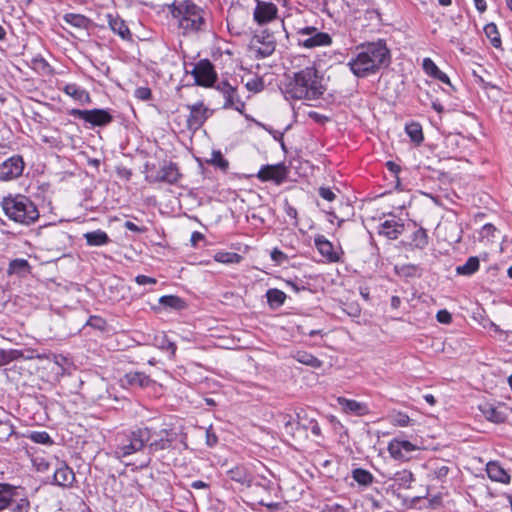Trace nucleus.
Wrapping results in <instances>:
<instances>
[{
    "mask_svg": "<svg viewBox=\"0 0 512 512\" xmlns=\"http://www.w3.org/2000/svg\"><path fill=\"white\" fill-rule=\"evenodd\" d=\"M63 92L81 103H90L91 98L89 93L75 83L66 84L63 88Z\"/></svg>",
    "mask_w": 512,
    "mask_h": 512,
    "instance_id": "32",
    "label": "nucleus"
},
{
    "mask_svg": "<svg viewBox=\"0 0 512 512\" xmlns=\"http://www.w3.org/2000/svg\"><path fill=\"white\" fill-rule=\"evenodd\" d=\"M423 71L430 77H434L440 70L431 58H424L422 62Z\"/></svg>",
    "mask_w": 512,
    "mask_h": 512,
    "instance_id": "50",
    "label": "nucleus"
},
{
    "mask_svg": "<svg viewBox=\"0 0 512 512\" xmlns=\"http://www.w3.org/2000/svg\"><path fill=\"white\" fill-rule=\"evenodd\" d=\"M271 259L278 264H282L288 260V257L281 250L274 248L271 251Z\"/></svg>",
    "mask_w": 512,
    "mask_h": 512,
    "instance_id": "58",
    "label": "nucleus"
},
{
    "mask_svg": "<svg viewBox=\"0 0 512 512\" xmlns=\"http://www.w3.org/2000/svg\"><path fill=\"white\" fill-rule=\"evenodd\" d=\"M32 442L51 446L54 442L46 431H32L27 436Z\"/></svg>",
    "mask_w": 512,
    "mask_h": 512,
    "instance_id": "45",
    "label": "nucleus"
},
{
    "mask_svg": "<svg viewBox=\"0 0 512 512\" xmlns=\"http://www.w3.org/2000/svg\"><path fill=\"white\" fill-rule=\"evenodd\" d=\"M181 177L182 174L179 172L177 164L170 161L165 162L160 168L158 175L156 176V181L176 184Z\"/></svg>",
    "mask_w": 512,
    "mask_h": 512,
    "instance_id": "23",
    "label": "nucleus"
},
{
    "mask_svg": "<svg viewBox=\"0 0 512 512\" xmlns=\"http://www.w3.org/2000/svg\"><path fill=\"white\" fill-rule=\"evenodd\" d=\"M428 245V235L425 229L419 228L411 236V246L416 249H424Z\"/></svg>",
    "mask_w": 512,
    "mask_h": 512,
    "instance_id": "43",
    "label": "nucleus"
},
{
    "mask_svg": "<svg viewBox=\"0 0 512 512\" xmlns=\"http://www.w3.org/2000/svg\"><path fill=\"white\" fill-rule=\"evenodd\" d=\"M149 436L148 426H137L118 433L115 438L114 456L124 459L144 451Z\"/></svg>",
    "mask_w": 512,
    "mask_h": 512,
    "instance_id": "5",
    "label": "nucleus"
},
{
    "mask_svg": "<svg viewBox=\"0 0 512 512\" xmlns=\"http://www.w3.org/2000/svg\"><path fill=\"white\" fill-rule=\"evenodd\" d=\"M390 423L393 426L407 427L413 424V420L403 412H396L390 416Z\"/></svg>",
    "mask_w": 512,
    "mask_h": 512,
    "instance_id": "46",
    "label": "nucleus"
},
{
    "mask_svg": "<svg viewBox=\"0 0 512 512\" xmlns=\"http://www.w3.org/2000/svg\"><path fill=\"white\" fill-rule=\"evenodd\" d=\"M148 429L150 436L145 448V450H147V455L138 465L141 469L147 468L150 465L152 455L159 451L172 449L173 443L176 439V433L172 429L162 428L160 430H156L153 427H148Z\"/></svg>",
    "mask_w": 512,
    "mask_h": 512,
    "instance_id": "7",
    "label": "nucleus"
},
{
    "mask_svg": "<svg viewBox=\"0 0 512 512\" xmlns=\"http://www.w3.org/2000/svg\"><path fill=\"white\" fill-rule=\"evenodd\" d=\"M63 20L67 24L79 29H88L91 23V20L88 17L76 13H66L63 16Z\"/></svg>",
    "mask_w": 512,
    "mask_h": 512,
    "instance_id": "35",
    "label": "nucleus"
},
{
    "mask_svg": "<svg viewBox=\"0 0 512 512\" xmlns=\"http://www.w3.org/2000/svg\"><path fill=\"white\" fill-rule=\"evenodd\" d=\"M246 88L252 92H260L264 88L263 81L259 78L249 80L246 83Z\"/></svg>",
    "mask_w": 512,
    "mask_h": 512,
    "instance_id": "55",
    "label": "nucleus"
},
{
    "mask_svg": "<svg viewBox=\"0 0 512 512\" xmlns=\"http://www.w3.org/2000/svg\"><path fill=\"white\" fill-rule=\"evenodd\" d=\"M18 496V487L8 483H0V512L9 508L14 497Z\"/></svg>",
    "mask_w": 512,
    "mask_h": 512,
    "instance_id": "30",
    "label": "nucleus"
},
{
    "mask_svg": "<svg viewBox=\"0 0 512 512\" xmlns=\"http://www.w3.org/2000/svg\"><path fill=\"white\" fill-rule=\"evenodd\" d=\"M214 260L223 264H237L240 263L243 257L235 252L220 251L215 253Z\"/></svg>",
    "mask_w": 512,
    "mask_h": 512,
    "instance_id": "41",
    "label": "nucleus"
},
{
    "mask_svg": "<svg viewBox=\"0 0 512 512\" xmlns=\"http://www.w3.org/2000/svg\"><path fill=\"white\" fill-rule=\"evenodd\" d=\"M314 243L319 253L329 262H338L340 260V256L334 250L333 244L325 236H316Z\"/></svg>",
    "mask_w": 512,
    "mask_h": 512,
    "instance_id": "24",
    "label": "nucleus"
},
{
    "mask_svg": "<svg viewBox=\"0 0 512 512\" xmlns=\"http://www.w3.org/2000/svg\"><path fill=\"white\" fill-rule=\"evenodd\" d=\"M482 416L494 424H502L507 419L506 410L501 406H495L492 403L484 402L478 406Z\"/></svg>",
    "mask_w": 512,
    "mask_h": 512,
    "instance_id": "18",
    "label": "nucleus"
},
{
    "mask_svg": "<svg viewBox=\"0 0 512 512\" xmlns=\"http://www.w3.org/2000/svg\"><path fill=\"white\" fill-rule=\"evenodd\" d=\"M303 428H305L306 430H310L311 433L316 436V437H320L321 436V428L318 424V422L314 419H311L309 420L307 423H300Z\"/></svg>",
    "mask_w": 512,
    "mask_h": 512,
    "instance_id": "53",
    "label": "nucleus"
},
{
    "mask_svg": "<svg viewBox=\"0 0 512 512\" xmlns=\"http://www.w3.org/2000/svg\"><path fill=\"white\" fill-rule=\"evenodd\" d=\"M479 259L476 256L469 257L465 264L456 267L458 275L471 276L479 269Z\"/></svg>",
    "mask_w": 512,
    "mask_h": 512,
    "instance_id": "37",
    "label": "nucleus"
},
{
    "mask_svg": "<svg viewBox=\"0 0 512 512\" xmlns=\"http://www.w3.org/2000/svg\"><path fill=\"white\" fill-rule=\"evenodd\" d=\"M24 168L25 163L20 155H13L0 161V181L8 182L19 178Z\"/></svg>",
    "mask_w": 512,
    "mask_h": 512,
    "instance_id": "12",
    "label": "nucleus"
},
{
    "mask_svg": "<svg viewBox=\"0 0 512 512\" xmlns=\"http://www.w3.org/2000/svg\"><path fill=\"white\" fill-rule=\"evenodd\" d=\"M293 358L297 362L307 365V366H310L312 368H320L323 364V362L320 359H318L317 357H315L314 355H312L311 353H308L306 351H297L293 355Z\"/></svg>",
    "mask_w": 512,
    "mask_h": 512,
    "instance_id": "36",
    "label": "nucleus"
},
{
    "mask_svg": "<svg viewBox=\"0 0 512 512\" xmlns=\"http://www.w3.org/2000/svg\"><path fill=\"white\" fill-rule=\"evenodd\" d=\"M404 231V224L400 219H387L380 223L378 233L387 237L388 239L395 240Z\"/></svg>",
    "mask_w": 512,
    "mask_h": 512,
    "instance_id": "22",
    "label": "nucleus"
},
{
    "mask_svg": "<svg viewBox=\"0 0 512 512\" xmlns=\"http://www.w3.org/2000/svg\"><path fill=\"white\" fill-rule=\"evenodd\" d=\"M88 246H103L110 242L108 234L103 230H94L84 234Z\"/></svg>",
    "mask_w": 512,
    "mask_h": 512,
    "instance_id": "34",
    "label": "nucleus"
},
{
    "mask_svg": "<svg viewBox=\"0 0 512 512\" xmlns=\"http://www.w3.org/2000/svg\"><path fill=\"white\" fill-rule=\"evenodd\" d=\"M207 162L216 167H219L222 170H226L229 166L228 161L223 157L220 151H213L211 154V159Z\"/></svg>",
    "mask_w": 512,
    "mask_h": 512,
    "instance_id": "49",
    "label": "nucleus"
},
{
    "mask_svg": "<svg viewBox=\"0 0 512 512\" xmlns=\"http://www.w3.org/2000/svg\"><path fill=\"white\" fill-rule=\"evenodd\" d=\"M325 90L319 71L308 66L287 77L282 93L287 100L311 101L321 98Z\"/></svg>",
    "mask_w": 512,
    "mask_h": 512,
    "instance_id": "2",
    "label": "nucleus"
},
{
    "mask_svg": "<svg viewBox=\"0 0 512 512\" xmlns=\"http://www.w3.org/2000/svg\"><path fill=\"white\" fill-rule=\"evenodd\" d=\"M1 207L9 220L21 225H31L40 216L36 204L23 194H9L2 199Z\"/></svg>",
    "mask_w": 512,
    "mask_h": 512,
    "instance_id": "4",
    "label": "nucleus"
},
{
    "mask_svg": "<svg viewBox=\"0 0 512 512\" xmlns=\"http://www.w3.org/2000/svg\"><path fill=\"white\" fill-rule=\"evenodd\" d=\"M395 481L402 488L408 489L414 480L413 474L408 470H402L395 474Z\"/></svg>",
    "mask_w": 512,
    "mask_h": 512,
    "instance_id": "47",
    "label": "nucleus"
},
{
    "mask_svg": "<svg viewBox=\"0 0 512 512\" xmlns=\"http://www.w3.org/2000/svg\"><path fill=\"white\" fill-rule=\"evenodd\" d=\"M266 298L270 307L277 308L284 304L286 300V294L279 289L271 288L267 290Z\"/></svg>",
    "mask_w": 512,
    "mask_h": 512,
    "instance_id": "38",
    "label": "nucleus"
},
{
    "mask_svg": "<svg viewBox=\"0 0 512 512\" xmlns=\"http://www.w3.org/2000/svg\"><path fill=\"white\" fill-rule=\"evenodd\" d=\"M218 443V437L213 431L212 427L206 430V444L209 447H214Z\"/></svg>",
    "mask_w": 512,
    "mask_h": 512,
    "instance_id": "59",
    "label": "nucleus"
},
{
    "mask_svg": "<svg viewBox=\"0 0 512 512\" xmlns=\"http://www.w3.org/2000/svg\"><path fill=\"white\" fill-rule=\"evenodd\" d=\"M318 193L323 199L329 202H332L336 199V194L329 187H320L318 189Z\"/></svg>",
    "mask_w": 512,
    "mask_h": 512,
    "instance_id": "57",
    "label": "nucleus"
},
{
    "mask_svg": "<svg viewBox=\"0 0 512 512\" xmlns=\"http://www.w3.org/2000/svg\"><path fill=\"white\" fill-rule=\"evenodd\" d=\"M284 210L288 217L293 219L295 221V224H297V210L294 208L288 201H285L284 204Z\"/></svg>",
    "mask_w": 512,
    "mask_h": 512,
    "instance_id": "61",
    "label": "nucleus"
},
{
    "mask_svg": "<svg viewBox=\"0 0 512 512\" xmlns=\"http://www.w3.org/2000/svg\"><path fill=\"white\" fill-rule=\"evenodd\" d=\"M107 20L109 27L115 34H118L122 39L130 38L131 33L128 26L118 15L107 14Z\"/></svg>",
    "mask_w": 512,
    "mask_h": 512,
    "instance_id": "31",
    "label": "nucleus"
},
{
    "mask_svg": "<svg viewBox=\"0 0 512 512\" xmlns=\"http://www.w3.org/2000/svg\"><path fill=\"white\" fill-rule=\"evenodd\" d=\"M428 477L431 480H437L439 482H444L450 472V467L443 460H433L428 462Z\"/></svg>",
    "mask_w": 512,
    "mask_h": 512,
    "instance_id": "25",
    "label": "nucleus"
},
{
    "mask_svg": "<svg viewBox=\"0 0 512 512\" xmlns=\"http://www.w3.org/2000/svg\"><path fill=\"white\" fill-rule=\"evenodd\" d=\"M297 45L304 49H315L328 47L332 44V37L329 33L320 31L315 26H304L296 29Z\"/></svg>",
    "mask_w": 512,
    "mask_h": 512,
    "instance_id": "8",
    "label": "nucleus"
},
{
    "mask_svg": "<svg viewBox=\"0 0 512 512\" xmlns=\"http://www.w3.org/2000/svg\"><path fill=\"white\" fill-rule=\"evenodd\" d=\"M39 137L40 141L49 148L61 149L63 147L61 134L57 128L40 131Z\"/></svg>",
    "mask_w": 512,
    "mask_h": 512,
    "instance_id": "28",
    "label": "nucleus"
},
{
    "mask_svg": "<svg viewBox=\"0 0 512 512\" xmlns=\"http://www.w3.org/2000/svg\"><path fill=\"white\" fill-rule=\"evenodd\" d=\"M321 512H347L346 509L339 504L325 505Z\"/></svg>",
    "mask_w": 512,
    "mask_h": 512,
    "instance_id": "63",
    "label": "nucleus"
},
{
    "mask_svg": "<svg viewBox=\"0 0 512 512\" xmlns=\"http://www.w3.org/2000/svg\"><path fill=\"white\" fill-rule=\"evenodd\" d=\"M75 480V474L73 470L66 464H61L53 475V483L61 487H69Z\"/></svg>",
    "mask_w": 512,
    "mask_h": 512,
    "instance_id": "26",
    "label": "nucleus"
},
{
    "mask_svg": "<svg viewBox=\"0 0 512 512\" xmlns=\"http://www.w3.org/2000/svg\"><path fill=\"white\" fill-rule=\"evenodd\" d=\"M167 8L182 35L192 36L208 31L209 12L193 0H173Z\"/></svg>",
    "mask_w": 512,
    "mask_h": 512,
    "instance_id": "3",
    "label": "nucleus"
},
{
    "mask_svg": "<svg viewBox=\"0 0 512 512\" xmlns=\"http://www.w3.org/2000/svg\"><path fill=\"white\" fill-rule=\"evenodd\" d=\"M153 383L154 381L150 376L139 371L128 372L120 379V385L123 388L130 389H144L150 387Z\"/></svg>",
    "mask_w": 512,
    "mask_h": 512,
    "instance_id": "16",
    "label": "nucleus"
},
{
    "mask_svg": "<svg viewBox=\"0 0 512 512\" xmlns=\"http://www.w3.org/2000/svg\"><path fill=\"white\" fill-rule=\"evenodd\" d=\"M417 449L416 445L408 440L393 439L388 444V452L396 460H408L409 454Z\"/></svg>",
    "mask_w": 512,
    "mask_h": 512,
    "instance_id": "17",
    "label": "nucleus"
},
{
    "mask_svg": "<svg viewBox=\"0 0 512 512\" xmlns=\"http://www.w3.org/2000/svg\"><path fill=\"white\" fill-rule=\"evenodd\" d=\"M436 319L441 324H450L452 322V315L446 309H442L437 312Z\"/></svg>",
    "mask_w": 512,
    "mask_h": 512,
    "instance_id": "56",
    "label": "nucleus"
},
{
    "mask_svg": "<svg viewBox=\"0 0 512 512\" xmlns=\"http://www.w3.org/2000/svg\"><path fill=\"white\" fill-rule=\"evenodd\" d=\"M215 88L224 98L223 109H232L241 114L244 113L245 102L241 100L236 87L232 86L228 81H222Z\"/></svg>",
    "mask_w": 512,
    "mask_h": 512,
    "instance_id": "10",
    "label": "nucleus"
},
{
    "mask_svg": "<svg viewBox=\"0 0 512 512\" xmlns=\"http://www.w3.org/2000/svg\"><path fill=\"white\" fill-rule=\"evenodd\" d=\"M124 227L127 230L132 231V232H136V233H143L145 231V228L139 227V226H137L135 223H133L131 221H126L124 223Z\"/></svg>",
    "mask_w": 512,
    "mask_h": 512,
    "instance_id": "64",
    "label": "nucleus"
},
{
    "mask_svg": "<svg viewBox=\"0 0 512 512\" xmlns=\"http://www.w3.org/2000/svg\"><path fill=\"white\" fill-rule=\"evenodd\" d=\"M287 177V169L283 164L264 165L257 173V178L262 181H273L281 184Z\"/></svg>",
    "mask_w": 512,
    "mask_h": 512,
    "instance_id": "15",
    "label": "nucleus"
},
{
    "mask_svg": "<svg viewBox=\"0 0 512 512\" xmlns=\"http://www.w3.org/2000/svg\"><path fill=\"white\" fill-rule=\"evenodd\" d=\"M31 273V265L26 259L16 258L9 262L7 268V275H16L20 278L27 276Z\"/></svg>",
    "mask_w": 512,
    "mask_h": 512,
    "instance_id": "27",
    "label": "nucleus"
},
{
    "mask_svg": "<svg viewBox=\"0 0 512 512\" xmlns=\"http://www.w3.org/2000/svg\"><path fill=\"white\" fill-rule=\"evenodd\" d=\"M135 281L139 285H154L157 282L155 278L146 275H137Z\"/></svg>",
    "mask_w": 512,
    "mask_h": 512,
    "instance_id": "60",
    "label": "nucleus"
},
{
    "mask_svg": "<svg viewBox=\"0 0 512 512\" xmlns=\"http://www.w3.org/2000/svg\"><path fill=\"white\" fill-rule=\"evenodd\" d=\"M486 35L490 38L491 43L494 47H498L501 43V39L497 30V26L494 23H489L484 27Z\"/></svg>",
    "mask_w": 512,
    "mask_h": 512,
    "instance_id": "48",
    "label": "nucleus"
},
{
    "mask_svg": "<svg viewBox=\"0 0 512 512\" xmlns=\"http://www.w3.org/2000/svg\"><path fill=\"white\" fill-rule=\"evenodd\" d=\"M487 474L492 481L508 484L511 477L504 468L497 462H489L487 464Z\"/></svg>",
    "mask_w": 512,
    "mask_h": 512,
    "instance_id": "29",
    "label": "nucleus"
},
{
    "mask_svg": "<svg viewBox=\"0 0 512 512\" xmlns=\"http://www.w3.org/2000/svg\"><path fill=\"white\" fill-rule=\"evenodd\" d=\"M195 84L202 87H212L217 80V73L208 59L199 60L191 71Z\"/></svg>",
    "mask_w": 512,
    "mask_h": 512,
    "instance_id": "11",
    "label": "nucleus"
},
{
    "mask_svg": "<svg viewBox=\"0 0 512 512\" xmlns=\"http://www.w3.org/2000/svg\"><path fill=\"white\" fill-rule=\"evenodd\" d=\"M391 63V53L384 40L361 44L350 58L347 66L357 78H366L376 74Z\"/></svg>",
    "mask_w": 512,
    "mask_h": 512,
    "instance_id": "1",
    "label": "nucleus"
},
{
    "mask_svg": "<svg viewBox=\"0 0 512 512\" xmlns=\"http://www.w3.org/2000/svg\"><path fill=\"white\" fill-rule=\"evenodd\" d=\"M69 114L75 118L83 120L92 127H105L113 121V116L106 109H72Z\"/></svg>",
    "mask_w": 512,
    "mask_h": 512,
    "instance_id": "9",
    "label": "nucleus"
},
{
    "mask_svg": "<svg viewBox=\"0 0 512 512\" xmlns=\"http://www.w3.org/2000/svg\"><path fill=\"white\" fill-rule=\"evenodd\" d=\"M352 478L361 486L367 487L373 483L374 476L366 469L356 468L351 472Z\"/></svg>",
    "mask_w": 512,
    "mask_h": 512,
    "instance_id": "39",
    "label": "nucleus"
},
{
    "mask_svg": "<svg viewBox=\"0 0 512 512\" xmlns=\"http://www.w3.org/2000/svg\"><path fill=\"white\" fill-rule=\"evenodd\" d=\"M287 285L290 286L295 292H300L307 290L303 281L301 280H288L286 281Z\"/></svg>",
    "mask_w": 512,
    "mask_h": 512,
    "instance_id": "62",
    "label": "nucleus"
},
{
    "mask_svg": "<svg viewBox=\"0 0 512 512\" xmlns=\"http://www.w3.org/2000/svg\"><path fill=\"white\" fill-rule=\"evenodd\" d=\"M148 429L150 436L145 448V450H147V455L138 465L141 469L147 468L150 465L152 455L159 451L172 449L173 443L176 439V433L172 429L162 428L160 430H156L153 427H148Z\"/></svg>",
    "mask_w": 512,
    "mask_h": 512,
    "instance_id": "6",
    "label": "nucleus"
},
{
    "mask_svg": "<svg viewBox=\"0 0 512 512\" xmlns=\"http://www.w3.org/2000/svg\"><path fill=\"white\" fill-rule=\"evenodd\" d=\"M31 508L30 501L25 496H20L18 493L17 497H14V500H12L9 504V508L6 510H9L10 512H29Z\"/></svg>",
    "mask_w": 512,
    "mask_h": 512,
    "instance_id": "40",
    "label": "nucleus"
},
{
    "mask_svg": "<svg viewBox=\"0 0 512 512\" xmlns=\"http://www.w3.org/2000/svg\"><path fill=\"white\" fill-rule=\"evenodd\" d=\"M229 478L243 486L250 487L252 485L251 474L243 466H236L230 469L228 472Z\"/></svg>",
    "mask_w": 512,
    "mask_h": 512,
    "instance_id": "33",
    "label": "nucleus"
},
{
    "mask_svg": "<svg viewBox=\"0 0 512 512\" xmlns=\"http://www.w3.org/2000/svg\"><path fill=\"white\" fill-rule=\"evenodd\" d=\"M189 115L187 117V127L190 130L200 129L205 121L210 116L209 109L204 105L202 101H199L192 105H187Z\"/></svg>",
    "mask_w": 512,
    "mask_h": 512,
    "instance_id": "13",
    "label": "nucleus"
},
{
    "mask_svg": "<svg viewBox=\"0 0 512 512\" xmlns=\"http://www.w3.org/2000/svg\"><path fill=\"white\" fill-rule=\"evenodd\" d=\"M405 131L407 135L410 137V139L416 144H420L424 139L422 127L417 122H411L409 124H406Z\"/></svg>",
    "mask_w": 512,
    "mask_h": 512,
    "instance_id": "44",
    "label": "nucleus"
},
{
    "mask_svg": "<svg viewBox=\"0 0 512 512\" xmlns=\"http://www.w3.org/2000/svg\"><path fill=\"white\" fill-rule=\"evenodd\" d=\"M252 47L256 51L257 56L265 58L275 51V40L271 34L256 35L252 42Z\"/></svg>",
    "mask_w": 512,
    "mask_h": 512,
    "instance_id": "20",
    "label": "nucleus"
},
{
    "mask_svg": "<svg viewBox=\"0 0 512 512\" xmlns=\"http://www.w3.org/2000/svg\"><path fill=\"white\" fill-rule=\"evenodd\" d=\"M46 244L49 250L64 251L71 245V236L62 230H54L46 237Z\"/></svg>",
    "mask_w": 512,
    "mask_h": 512,
    "instance_id": "19",
    "label": "nucleus"
},
{
    "mask_svg": "<svg viewBox=\"0 0 512 512\" xmlns=\"http://www.w3.org/2000/svg\"><path fill=\"white\" fill-rule=\"evenodd\" d=\"M87 325L100 331H103L105 330L107 323L103 318L99 316H91L87 321Z\"/></svg>",
    "mask_w": 512,
    "mask_h": 512,
    "instance_id": "52",
    "label": "nucleus"
},
{
    "mask_svg": "<svg viewBox=\"0 0 512 512\" xmlns=\"http://www.w3.org/2000/svg\"><path fill=\"white\" fill-rule=\"evenodd\" d=\"M159 303L164 307L171 308L174 310H182L185 308V302L178 296L165 295L159 299Z\"/></svg>",
    "mask_w": 512,
    "mask_h": 512,
    "instance_id": "42",
    "label": "nucleus"
},
{
    "mask_svg": "<svg viewBox=\"0 0 512 512\" xmlns=\"http://www.w3.org/2000/svg\"><path fill=\"white\" fill-rule=\"evenodd\" d=\"M134 95L139 100L147 101L151 98L152 92L150 88L142 86L136 88Z\"/></svg>",
    "mask_w": 512,
    "mask_h": 512,
    "instance_id": "54",
    "label": "nucleus"
},
{
    "mask_svg": "<svg viewBox=\"0 0 512 512\" xmlns=\"http://www.w3.org/2000/svg\"><path fill=\"white\" fill-rule=\"evenodd\" d=\"M337 403L342 408L343 412L347 414H353L356 416H365L369 414L370 409L368 405L364 402H359L353 399H348L345 397H338Z\"/></svg>",
    "mask_w": 512,
    "mask_h": 512,
    "instance_id": "21",
    "label": "nucleus"
},
{
    "mask_svg": "<svg viewBox=\"0 0 512 512\" xmlns=\"http://www.w3.org/2000/svg\"><path fill=\"white\" fill-rule=\"evenodd\" d=\"M256 7L254 8L253 18L259 25L267 24L277 18L278 8L272 2H265L256 0Z\"/></svg>",
    "mask_w": 512,
    "mask_h": 512,
    "instance_id": "14",
    "label": "nucleus"
},
{
    "mask_svg": "<svg viewBox=\"0 0 512 512\" xmlns=\"http://www.w3.org/2000/svg\"><path fill=\"white\" fill-rule=\"evenodd\" d=\"M417 267L413 264L402 265L401 267H396V272L405 277H411L416 274Z\"/></svg>",
    "mask_w": 512,
    "mask_h": 512,
    "instance_id": "51",
    "label": "nucleus"
}]
</instances>
